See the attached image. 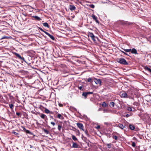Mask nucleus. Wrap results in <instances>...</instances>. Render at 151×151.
Segmentation results:
<instances>
[{
  "instance_id": "obj_1",
  "label": "nucleus",
  "mask_w": 151,
  "mask_h": 151,
  "mask_svg": "<svg viewBox=\"0 0 151 151\" xmlns=\"http://www.w3.org/2000/svg\"><path fill=\"white\" fill-rule=\"evenodd\" d=\"M117 61L119 63L122 64L124 65H128V63L127 62L126 60L123 58L117 59Z\"/></svg>"
},
{
  "instance_id": "obj_2",
  "label": "nucleus",
  "mask_w": 151,
  "mask_h": 151,
  "mask_svg": "<svg viewBox=\"0 0 151 151\" xmlns=\"http://www.w3.org/2000/svg\"><path fill=\"white\" fill-rule=\"evenodd\" d=\"M14 54L19 59L22 60L24 62H25L24 58L23 57H22L19 54L17 53H15Z\"/></svg>"
},
{
  "instance_id": "obj_3",
  "label": "nucleus",
  "mask_w": 151,
  "mask_h": 151,
  "mask_svg": "<svg viewBox=\"0 0 151 151\" xmlns=\"http://www.w3.org/2000/svg\"><path fill=\"white\" fill-rule=\"evenodd\" d=\"M120 95L121 97H123L124 98H127V94L125 92H121L120 94Z\"/></svg>"
},
{
  "instance_id": "obj_4",
  "label": "nucleus",
  "mask_w": 151,
  "mask_h": 151,
  "mask_svg": "<svg viewBox=\"0 0 151 151\" xmlns=\"http://www.w3.org/2000/svg\"><path fill=\"white\" fill-rule=\"evenodd\" d=\"M77 125L78 127L79 128L81 129L82 130L84 131V130L83 129V124L81 123H77Z\"/></svg>"
},
{
  "instance_id": "obj_5",
  "label": "nucleus",
  "mask_w": 151,
  "mask_h": 151,
  "mask_svg": "<svg viewBox=\"0 0 151 151\" xmlns=\"http://www.w3.org/2000/svg\"><path fill=\"white\" fill-rule=\"evenodd\" d=\"M72 142L73 144L72 147V148H78V147L79 145L77 143L74 142L73 141Z\"/></svg>"
},
{
  "instance_id": "obj_6",
  "label": "nucleus",
  "mask_w": 151,
  "mask_h": 151,
  "mask_svg": "<svg viewBox=\"0 0 151 151\" xmlns=\"http://www.w3.org/2000/svg\"><path fill=\"white\" fill-rule=\"evenodd\" d=\"M89 36L91 37V39L94 41H95V36L94 35L93 33L92 32H89Z\"/></svg>"
},
{
  "instance_id": "obj_7",
  "label": "nucleus",
  "mask_w": 151,
  "mask_h": 151,
  "mask_svg": "<svg viewBox=\"0 0 151 151\" xmlns=\"http://www.w3.org/2000/svg\"><path fill=\"white\" fill-rule=\"evenodd\" d=\"M95 82L96 84L101 85V81L100 79H96L95 80Z\"/></svg>"
},
{
  "instance_id": "obj_8",
  "label": "nucleus",
  "mask_w": 151,
  "mask_h": 151,
  "mask_svg": "<svg viewBox=\"0 0 151 151\" xmlns=\"http://www.w3.org/2000/svg\"><path fill=\"white\" fill-rule=\"evenodd\" d=\"M92 17L94 20H95L96 22L99 24V22L98 20L97 19V18L96 17V16L94 14H93L92 16Z\"/></svg>"
},
{
  "instance_id": "obj_9",
  "label": "nucleus",
  "mask_w": 151,
  "mask_h": 151,
  "mask_svg": "<svg viewBox=\"0 0 151 151\" xmlns=\"http://www.w3.org/2000/svg\"><path fill=\"white\" fill-rule=\"evenodd\" d=\"M45 33L52 40H54L55 38L53 36L51 35L49 33L47 32H45Z\"/></svg>"
},
{
  "instance_id": "obj_10",
  "label": "nucleus",
  "mask_w": 151,
  "mask_h": 151,
  "mask_svg": "<svg viewBox=\"0 0 151 151\" xmlns=\"http://www.w3.org/2000/svg\"><path fill=\"white\" fill-rule=\"evenodd\" d=\"M69 9L71 11L74 10L76 9L75 6L73 5H70L69 6Z\"/></svg>"
},
{
  "instance_id": "obj_11",
  "label": "nucleus",
  "mask_w": 151,
  "mask_h": 151,
  "mask_svg": "<svg viewBox=\"0 0 151 151\" xmlns=\"http://www.w3.org/2000/svg\"><path fill=\"white\" fill-rule=\"evenodd\" d=\"M131 53L132 54H138L135 48H133L131 49Z\"/></svg>"
},
{
  "instance_id": "obj_12",
  "label": "nucleus",
  "mask_w": 151,
  "mask_h": 151,
  "mask_svg": "<svg viewBox=\"0 0 151 151\" xmlns=\"http://www.w3.org/2000/svg\"><path fill=\"white\" fill-rule=\"evenodd\" d=\"M40 116V117L43 119H45L46 118L47 119V116L44 114H41Z\"/></svg>"
},
{
  "instance_id": "obj_13",
  "label": "nucleus",
  "mask_w": 151,
  "mask_h": 151,
  "mask_svg": "<svg viewBox=\"0 0 151 151\" xmlns=\"http://www.w3.org/2000/svg\"><path fill=\"white\" fill-rule=\"evenodd\" d=\"M129 129L132 130H134L135 129V126L133 125L130 124L129 125Z\"/></svg>"
},
{
  "instance_id": "obj_14",
  "label": "nucleus",
  "mask_w": 151,
  "mask_h": 151,
  "mask_svg": "<svg viewBox=\"0 0 151 151\" xmlns=\"http://www.w3.org/2000/svg\"><path fill=\"white\" fill-rule=\"evenodd\" d=\"M118 127L122 129H123L125 127V126H123V125L121 124H119L118 125Z\"/></svg>"
},
{
  "instance_id": "obj_15",
  "label": "nucleus",
  "mask_w": 151,
  "mask_h": 151,
  "mask_svg": "<svg viewBox=\"0 0 151 151\" xmlns=\"http://www.w3.org/2000/svg\"><path fill=\"white\" fill-rule=\"evenodd\" d=\"M33 17L35 18V19L37 20L40 21L41 20L40 18L37 16H33Z\"/></svg>"
},
{
  "instance_id": "obj_16",
  "label": "nucleus",
  "mask_w": 151,
  "mask_h": 151,
  "mask_svg": "<svg viewBox=\"0 0 151 151\" xmlns=\"http://www.w3.org/2000/svg\"><path fill=\"white\" fill-rule=\"evenodd\" d=\"M57 117L58 118L61 119H63V117L60 114H58Z\"/></svg>"
},
{
  "instance_id": "obj_17",
  "label": "nucleus",
  "mask_w": 151,
  "mask_h": 151,
  "mask_svg": "<svg viewBox=\"0 0 151 151\" xmlns=\"http://www.w3.org/2000/svg\"><path fill=\"white\" fill-rule=\"evenodd\" d=\"M82 95L84 97V98L86 99V98L87 96L88 95L86 94L85 92H84L83 93Z\"/></svg>"
},
{
  "instance_id": "obj_18",
  "label": "nucleus",
  "mask_w": 151,
  "mask_h": 151,
  "mask_svg": "<svg viewBox=\"0 0 151 151\" xmlns=\"http://www.w3.org/2000/svg\"><path fill=\"white\" fill-rule=\"evenodd\" d=\"M43 25L45 27H47L48 28L49 27V26L47 22L43 23Z\"/></svg>"
},
{
  "instance_id": "obj_19",
  "label": "nucleus",
  "mask_w": 151,
  "mask_h": 151,
  "mask_svg": "<svg viewBox=\"0 0 151 151\" xmlns=\"http://www.w3.org/2000/svg\"><path fill=\"white\" fill-rule=\"evenodd\" d=\"M72 139L74 141L78 140L77 138L74 135H72Z\"/></svg>"
},
{
  "instance_id": "obj_20",
  "label": "nucleus",
  "mask_w": 151,
  "mask_h": 151,
  "mask_svg": "<svg viewBox=\"0 0 151 151\" xmlns=\"http://www.w3.org/2000/svg\"><path fill=\"white\" fill-rule=\"evenodd\" d=\"M114 103L113 102H111L110 103V106L111 107H113L114 106Z\"/></svg>"
},
{
  "instance_id": "obj_21",
  "label": "nucleus",
  "mask_w": 151,
  "mask_h": 151,
  "mask_svg": "<svg viewBox=\"0 0 151 151\" xmlns=\"http://www.w3.org/2000/svg\"><path fill=\"white\" fill-rule=\"evenodd\" d=\"M123 49L126 52H130L131 50V49Z\"/></svg>"
},
{
  "instance_id": "obj_22",
  "label": "nucleus",
  "mask_w": 151,
  "mask_h": 151,
  "mask_svg": "<svg viewBox=\"0 0 151 151\" xmlns=\"http://www.w3.org/2000/svg\"><path fill=\"white\" fill-rule=\"evenodd\" d=\"M136 151H143V150H142V148L139 146L137 149Z\"/></svg>"
},
{
  "instance_id": "obj_23",
  "label": "nucleus",
  "mask_w": 151,
  "mask_h": 151,
  "mask_svg": "<svg viewBox=\"0 0 151 151\" xmlns=\"http://www.w3.org/2000/svg\"><path fill=\"white\" fill-rule=\"evenodd\" d=\"M145 69L146 70H147L149 72L151 73V69L150 68L148 67H146L145 68Z\"/></svg>"
},
{
  "instance_id": "obj_24",
  "label": "nucleus",
  "mask_w": 151,
  "mask_h": 151,
  "mask_svg": "<svg viewBox=\"0 0 151 151\" xmlns=\"http://www.w3.org/2000/svg\"><path fill=\"white\" fill-rule=\"evenodd\" d=\"M45 113L47 114H49V112H50V111L47 108H45Z\"/></svg>"
},
{
  "instance_id": "obj_25",
  "label": "nucleus",
  "mask_w": 151,
  "mask_h": 151,
  "mask_svg": "<svg viewBox=\"0 0 151 151\" xmlns=\"http://www.w3.org/2000/svg\"><path fill=\"white\" fill-rule=\"evenodd\" d=\"M43 131L46 134H48L49 133V131L46 129H43Z\"/></svg>"
},
{
  "instance_id": "obj_26",
  "label": "nucleus",
  "mask_w": 151,
  "mask_h": 151,
  "mask_svg": "<svg viewBox=\"0 0 151 151\" xmlns=\"http://www.w3.org/2000/svg\"><path fill=\"white\" fill-rule=\"evenodd\" d=\"M102 106L104 107H106V104L105 102H104L102 103Z\"/></svg>"
},
{
  "instance_id": "obj_27",
  "label": "nucleus",
  "mask_w": 151,
  "mask_h": 151,
  "mask_svg": "<svg viewBox=\"0 0 151 151\" xmlns=\"http://www.w3.org/2000/svg\"><path fill=\"white\" fill-rule=\"evenodd\" d=\"M127 109L128 111H132V108L130 107H128L127 108Z\"/></svg>"
},
{
  "instance_id": "obj_28",
  "label": "nucleus",
  "mask_w": 151,
  "mask_h": 151,
  "mask_svg": "<svg viewBox=\"0 0 151 151\" xmlns=\"http://www.w3.org/2000/svg\"><path fill=\"white\" fill-rule=\"evenodd\" d=\"M85 132L86 135L88 137H89L90 135L88 133V131L87 130H86L85 131Z\"/></svg>"
},
{
  "instance_id": "obj_29",
  "label": "nucleus",
  "mask_w": 151,
  "mask_h": 151,
  "mask_svg": "<svg viewBox=\"0 0 151 151\" xmlns=\"http://www.w3.org/2000/svg\"><path fill=\"white\" fill-rule=\"evenodd\" d=\"M85 93H86V94L87 95H88L89 94H92L93 93V92H85Z\"/></svg>"
},
{
  "instance_id": "obj_30",
  "label": "nucleus",
  "mask_w": 151,
  "mask_h": 151,
  "mask_svg": "<svg viewBox=\"0 0 151 151\" xmlns=\"http://www.w3.org/2000/svg\"><path fill=\"white\" fill-rule=\"evenodd\" d=\"M62 128V126L60 125H58V130L60 131L61 128Z\"/></svg>"
},
{
  "instance_id": "obj_31",
  "label": "nucleus",
  "mask_w": 151,
  "mask_h": 151,
  "mask_svg": "<svg viewBox=\"0 0 151 151\" xmlns=\"http://www.w3.org/2000/svg\"><path fill=\"white\" fill-rule=\"evenodd\" d=\"M89 6L92 8H94L95 7V6L93 4H91L89 5Z\"/></svg>"
},
{
  "instance_id": "obj_32",
  "label": "nucleus",
  "mask_w": 151,
  "mask_h": 151,
  "mask_svg": "<svg viewBox=\"0 0 151 151\" xmlns=\"http://www.w3.org/2000/svg\"><path fill=\"white\" fill-rule=\"evenodd\" d=\"M9 106L10 107V108L11 109H12L13 107L14 106V105L13 104H9Z\"/></svg>"
},
{
  "instance_id": "obj_33",
  "label": "nucleus",
  "mask_w": 151,
  "mask_h": 151,
  "mask_svg": "<svg viewBox=\"0 0 151 151\" xmlns=\"http://www.w3.org/2000/svg\"><path fill=\"white\" fill-rule=\"evenodd\" d=\"M78 87L79 89L80 90H83V89H82L83 87V86H78Z\"/></svg>"
},
{
  "instance_id": "obj_34",
  "label": "nucleus",
  "mask_w": 151,
  "mask_h": 151,
  "mask_svg": "<svg viewBox=\"0 0 151 151\" xmlns=\"http://www.w3.org/2000/svg\"><path fill=\"white\" fill-rule=\"evenodd\" d=\"M113 138L115 140H117L118 139V137L116 136H114L113 137Z\"/></svg>"
},
{
  "instance_id": "obj_35",
  "label": "nucleus",
  "mask_w": 151,
  "mask_h": 151,
  "mask_svg": "<svg viewBox=\"0 0 151 151\" xmlns=\"http://www.w3.org/2000/svg\"><path fill=\"white\" fill-rule=\"evenodd\" d=\"M133 104L134 106H138V104L137 102H135L133 103Z\"/></svg>"
},
{
  "instance_id": "obj_36",
  "label": "nucleus",
  "mask_w": 151,
  "mask_h": 151,
  "mask_svg": "<svg viewBox=\"0 0 151 151\" xmlns=\"http://www.w3.org/2000/svg\"><path fill=\"white\" fill-rule=\"evenodd\" d=\"M107 146L109 148H111V144H107Z\"/></svg>"
},
{
  "instance_id": "obj_37",
  "label": "nucleus",
  "mask_w": 151,
  "mask_h": 151,
  "mask_svg": "<svg viewBox=\"0 0 151 151\" xmlns=\"http://www.w3.org/2000/svg\"><path fill=\"white\" fill-rule=\"evenodd\" d=\"M26 132L27 133L29 134H32V132H30V131L29 130H27L26 131Z\"/></svg>"
},
{
  "instance_id": "obj_38",
  "label": "nucleus",
  "mask_w": 151,
  "mask_h": 151,
  "mask_svg": "<svg viewBox=\"0 0 151 151\" xmlns=\"http://www.w3.org/2000/svg\"><path fill=\"white\" fill-rule=\"evenodd\" d=\"M39 29L42 32H44L45 33V32H47L45 31L44 30L41 28H39Z\"/></svg>"
},
{
  "instance_id": "obj_39",
  "label": "nucleus",
  "mask_w": 151,
  "mask_h": 151,
  "mask_svg": "<svg viewBox=\"0 0 151 151\" xmlns=\"http://www.w3.org/2000/svg\"><path fill=\"white\" fill-rule=\"evenodd\" d=\"M22 128L24 131L26 132L27 130L26 128L24 127H22Z\"/></svg>"
},
{
  "instance_id": "obj_40",
  "label": "nucleus",
  "mask_w": 151,
  "mask_h": 151,
  "mask_svg": "<svg viewBox=\"0 0 151 151\" xmlns=\"http://www.w3.org/2000/svg\"><path fill=\"white\" fill-rule=\"evenodd\" d=\"M92 81V79L91 78H88V81L89 82H91Z\"/></svg>"
},
{
  "instance_id": "obj_41",
  "label": "nucleus",
  "mask_w": 151,
  "mask_h": 151,
  "mask_svg": "<svg viewBox=\"0 0 151 151\" xmlns=\"http://www.w3.org/2000/svg\"><path fill=\"white\" fill-rule=\"evenodd\" d=\"M132 146L133 147H134L136 146L135 143L134 142H133L132 144Z\"/></svg>"
},
{
  "instance_id": "obj_42",
  "label": "nucleus",
  "mask_w": 151,
  "mask_h": 151,
  "mask_svg": "<svg viewBox=\"0 0 151 151\" xmlns=\"http://www.w3.org/2000/svg\"><path fill=\"white\" fill-rule=\"evenodd\" d=\"M29 147H30V148H32V149H35V148L33 146L31 145H29Z\"/></svg>"
},
{
  "instance_id": "obj_43",
  "label": "nucleus",
  "mask_w": 151,
  "mask_h": 151,
  "mask_svg": "<svg viewBox=\"0 0 151 151\" xmlns=\"http://www.w3.org/2000/svg\"><path fill=\"white\" fill-rule=\"evenodd\" d=\"M16 114L18 116H19L20 115H21V113H20L19 112H17L16 113Z\"/></svg>"
},
{
  "instance_id": "obj_44",
  "label": "nucleus",
  "mask_w": 151,
  "mask_h": 151,
  "mask_svg": "<svg viewBox=\"0 0 151 151\" xmlns=\"http://www.w3.org/2000/svg\"><path fill=\"white\" fill-rule=\"evenodd\" d=\"M51 124H52L53 126H54L55 125V123L53 122H51Z\"/></svg>"
},
{
  "instance_id": "obj_45",
  "label": "nucleus",
  "mask_w": 151,
  "mask_h": 151,
  "mask_svg": "<svg viewBox=\"0 0 151 151\" xmlns=\"http://www.w3.org/2000/svg\"><path fill=\"white\" fill-rule=\"evenodd\" d=\"M121 51L122 52V53H124L125 55H128L127 54V53H126L125 52H124L123 51H122L121 50Z\"/></svg>"
},
{
  "instance_id": "obj_46",
  "label": "nucleus",
  "mask_w": 151,
  "mask_h": 151,
  "mask_svg": "<svg viewBox=\"0 0 151 151\" xmlns=\"http://www.w3.org/2000/svg\"><path fill=\"white\" fill-rule=\"evenodd\" d=\"M50 118H51L52 119L54 120L55 121V119H54V118H53V117L52 116L50 115Z\"/></svg>"
},
{
  "instance_id": "obj_47",
  "label": "nucleus",
  "mask_w": 151,
  "mask_h": 151,
  "mask_svg": "<svg viewBox=\"0 0 151 151\" xmlns=\"http://www.w3.org/2000/svg\"><path fill=\"white\" fill-rule=\"evenodd\" d=\"M49 114H53V112L52 111H50V112H49Z\"/></svg>"
},
{
  "instance_id": "obj_48",
  "label": "nucleus",
  "mask_w": 151,
  "mask_h": 151,
  "mask_svg": "<svg viewBox=\"0 0 151 151\" xmlns=\"http://www.w3.org/2000/svg\"><path fill=\"white\" fill-rule=\"evenodd\" d=\"M100 128V126L99 125H98L96 127V128L97 129H99Z\"/></svg>"
},
{
  "instance_id": "obj_49",
  "label": "nucleus",
  "mask_w": 151,
  "mask_h": 151,
  "mask_svg": "<svg viewBox=\"0 0 151 151\" xmlns=\"http://www.w3.org/2000/svg\"><path fill=\"white\" fill-rule=\"evenodd\" d=\"M13 133L14 134H15V135H16L17 134V132H13Z\"/></svg>"
},
{
  "instance_id": "obj_50",
  "label": "nucleus",
  "mask_w": 151,
  "mask_h": 151,
  "mask_svg": "<svg viewBox=\"0 0 151 151\" xmlns=\"http://www.w3.org/2000/svg\"><path fill=\"white\" fill-rule=\"evenodd\" d=\"M104 124H105L106 125H107L108 124V122H104Z\"/></svg>"
},
{
  "instance_id": "obj_51",
  "label": "nucleus",
  "mask_w": 151,
  "mask_h": 151,
  "mask_svg": "<svg viewBox=\"0 0 151 151\" xmlns=\"http://www.w3.org/2000/svg\"><path fill=\"white\" fill-rule=\"evenodd\" d=\"M130 116V115H129V114H127L126 115V116L127 117H129V116Z\"/></svg>"
},
{
  "instance_id": "obj_52",
  "label": "nucleus",
  "mask_w": 151,
  "mask_h": 151,
  "mask_svg": "<svg viewBox=\"0 0 151 151\" xmlns=\"http://www.w3.org/2000/svg\"><path fill=\"white\" fill-rule=\"evenodd\" d=\"M6 37L4 36V37H3L2 38H1V39H5V38H6Z\"/></svg>"
},
{
  "instance_id": "obj_53",
  "label": "nucleus",
  "mask_w": 151,
  "mask_h": 151,
  "mask_svg": "<svg viewBox=\"0 0 151 151\" xmlns=\"http://www.w3.org/2000/svg\"><path fill=\"white\" fill-rule=\"evenodd\" d=\"M129 98L130 99H133V100H134V98H133V97H131L130 98L129 97Z\"/></svg>"
},
{
  "instance_id": "obj_54",
  "label": "nucleus",
  "mask_w": 151,
  "mask_h": 151,
  "mask_svg": "<svg viewBox=\"0 0 151 151\" xmlns=\"http://www.w3.org/2000/svg\"><path fill=\"white\" fill-rule=\"evenodd\" d=\"M37 124H39V123H37Z\"/></svg>"
}]
</instances>
